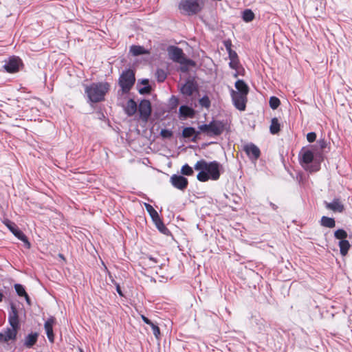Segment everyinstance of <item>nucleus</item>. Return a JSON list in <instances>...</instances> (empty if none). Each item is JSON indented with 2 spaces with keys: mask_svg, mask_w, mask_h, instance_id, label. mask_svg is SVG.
Wrapping results in <instances>:
<instances>
[{
  "mask_svg": "<svg viewBox=\"0 0 352 352\" xmlns=\"http://www.w3.org/2000/svg\"><path fill=\"white\" fill-rule=\"evenodd\" d=\"M327 209L333 211L334 212H342L344 210V206L340 199L336 198L332 202L328 203L324 201Z\"/></svg>",
  "mask_w": 352,
  "mask_h": 352,
  "instance_id": "nucleus-13",
  "label": "nucleus"
},
{
  "mask_svg": "<svg viewBox=\"0 0 352 352\" xmlns=\"http://www.w3.org/2000/svg\"><path fill=\"white\" fill-rule=\"evenodd\" d=\"M80 352H84L82 349H80Z\"/></svg>",
  "mask_w": 352,
  "mask_h": 352,
  "instance_id": "nucleus-56",
  "label": "nucleus"
},
{
  "mask_svg": "<svg viewBox=\"0 0 352 352\" xmlns=\"http://www.w3.org/2000/svg\"><path fill=\"white\" fill-rule=\"evenodd\" d=\"M244 151L246 154H259L260 151L257 146L252 144H248L244 146Z\"/></svg>",
  "mask_w": 352,
  "mask_h": 352,
  "instance_id": "nucleus-26",
  "label": "nucleus"
},
{
  "mask_svg": "<svg viewBox=\"0 0 352 352\" xmlns=\"http://www.w3.org/2000/svg\"><path fill=\"white\" fill-rule=\"evenodd\" d=\"M224 45L226 47V50L228 51V53H230V52H234L232 48H231V46H232V43H231V41H226L224 42Z\"/></svg>",
  "mask_w": 352,
  "mask_h": 352,
  "instance_id": "nucleus-42",
  "label": "nucleus"
},
{
  "mask_svg": "<svg viewBox=\"0 0 352 352\" xmlns=\"http://www.w3.org/2000/svg\"><path fill=\"white\" fill-rule=\"evenodd\" d=\"M250 157V159L251 160V161L254 163H255V162L257 160V159L258 158V157L260 155H248Z\"/></svg>",
  "mask_w": 352,
  "mask_h": 352,
  "instance_id": "nucleus-46",
  "label": "nucleus"
},
{
  "mask_svg": "<svg viewBox=\"0 0 352 352\" xmlns=\"http://www.w3.org/2000/svg\"><path fill=\"white\" fill-rule=\"evenodd\" d=\"M153 221L155 223L157 228H159L160 224L163 223V221L161 219V218L160 217V215L156 219H153Z\"/></svg>",
  "mask_w": 352,
  "mask_h": 352,
  "instance_id": "nucleus-43",
  "label": "nucleus"
},
{
  "mask_svg": "<svg viewBox=\"0 0 352 352\" xmlns=\"http://www.w3.org/2000/svg\"><path fill=\"white\" fill-rule=\"evenodd\" d=\"M116 291H117V292L119 294V295L120 296H124L123 294H122V292L121 290V288H120V285L118 284L116 285Z\"/></svg>",
  "mask_w": 352,
  "mask_h": 352,
  "instance_id": "nucleus-47",
  "label": "nucleus"
},
{
  "mask_svg": "<svg viewBox=\"0 0 352 352\" xmlns=\"http://www.w3.org/2000/svg\"><path fill=\"white\" fill-rule=\"evenodd\" d=\"M197 89V85L193 80H188L182 87L181 92L186 96H191Z\"/></svg>",
  "mask_w": 352,
  "mask_h": 352,
  "instance_id": "nucleus-16",
  "label": "nucleus"
},
{
  "mask_svg": "<svg viewBox=\"0 0 352 352\" xmlns=\"http://www.w3.org/2000/svg\"><path fill=\"white\" fill-rule=\"evenodd\" d=\"M21 60L17 57H12L9 59L8 62L5 65L4 67L7 72L14 73L18 71Z\"/></svg>",
  "mask_w": 352,
  "mask_h": 352,
  "instance_id": "nucleus-15",
  "label": "nucleus"
},
{
  "mask_svg": "<svg viewBox=\"0 0 352 352\" xmlns=\"http://www.w3.org/2000/svg\"><path fill=\"white\" fill-rule=\"evenodd\" d=\"M181 173L183 175L191 176L193 175L194 171L192 167L189 166L187 164L184 165L181 169Z\"/></svg>",
  "mask_w": 352,
  "mask_h": 352,
  "instance_id": "nucleus-30",
  "label": "nucleus"
},
{
  "mask_svg": "<svg viewBox=\"0 0 352 352\" xmlns=\"http://www.w3.org/2000/svg\"><path fill=\"white\" fill-rule=\"evenodd\" d=\"M149 259H150V260H151V261H153V262H155V263H157L156 259H155V258H153V257H150V258H149Z\"/></svg>",
  "mask_w": 352,
  "mask_h": 352,
  "instance_id": "nucleus-53",
  "label": "nucleus"
},
{
  "mask_svg": "<svg viewBox=\"0 0 352 352\" xmlns=\"http://www.w3.org/2000/svg\"><path fill=\"white\" fill-rule=\"evenodd\" d=\"M199 102L203 107L209 108L210 106V100L207 96H205L199 99Z\"/></svg>",
  "mask_w": 352,
  "mask_h": 352,
  "instance_id": "nucleus-35",
  "label": "nucleus"
},
{
  "mask_svg": "<svg viewBox=\"0 0 352 352\" xmlns=\"http://www.w3.org/2000/svg\"><path fill=\"white\" fill-rule=\"evenodd\" d=\"M270 130L272 134H276L280 131V124L276 118L272 120Z\"/></svg>",
  "mask_w": 352,
  "mask_h": 352,
  "instance_id": "nucleus-27",
  "label": "nucleus"
},
{
  "mask_svg": "<svg viewBox=\"0 0 352 352\" xmlns=\"http://www.w3.org/2000/svg\"><path fill=\"white\" fill-rule=\"evenodd\" d=\"M316 139V134L314 132L308 133L307 140L309 142H314Z\"/></svg>",
  "mask_w": 352,
  "mask_h": 352,
  "instance_id": "nucleus-40",
  "label": "nucleus"
},
{
  "mask_svg": "<svg viewBox=\"0 0 352 352\" xmlns=\"http://www.w3.org/2000/svg\"><path fill=\"white\" fill-rule=\"evenodd\" d=\"M254 18V14L250 10H245L243 13V19L246 22L252 21Z\"/></svg>",
  "mask_w": 352,
  "mask_h": 352,
  "instance_id": "nucleus-31",
  "label": "nucleus"
},
{
  "mask_svg": "<svg viewBox=\"0 0 352 352\" xmlns=\"http://www.w3.org/2000/svg\"><path fill=\"white\" fill-rule=\"evenodd\" d=\"M157 229L159 230V231L160 232H162L164 234H166V235L170 234V230L166 227V226L164 224V223L160 224V226H159V228H157Z\"/></svg>",
  "mask_w": 352,
  "mask_h": 352,
  "instance_id": "nucleus-38",
  "label": "nucleus"
},
{
  "mask_svg": "<svg viewBox=\"0 0 352 352\" xmlns=\"http://www.w3.org/2000/svg\"><path fill=\"white\" fill-rule=\"evenodd\" d=\"M138 111L142 120H148L151 113V104L150 101L147 100H142L139 104Z\"/></svg>",
  "mask_w": 352,
  "mask_h": 352,
  "instance_id": "nucleus-11",
  "label": "nucleus"
},
{
  "mask_svg": "<svg viewBox=\"0 0 352 352\" xmlns=\"http://www.w3.org/2000/svg\"><path fill=\"white\" fill-rule=\"evenodd\" d=\"M19 328L7 329L3 333L4 342H8L9 340H14L16 338L18 329Z\"/></svg>",
  "mask_w": 352,
  "mask_h": 352,
  "instance_id": "nucleus-19",
  "label": "nucleus"
},
{
  "mask_svg": "<svg viewBox=\"0 0 352 352\" xmlns=\"http://www.w3.org/2000/svg\"><path fill=\"white\" fill-rule=\"evenodd\" d=\"M182 134L185 138H191L195 135V130L192 127H186L183 130Z\"/></svg>",
  "mask_w": 352,
  "mask_h": 352,
  "instance_id": "nucleus-33",
  "label": "nucleus"
},
{
  "mask_svg": "<svg viewBox=\"0 0 352 352\" xmlns=\"http://www.w3.org/2000/svg\"><path fill=\"white\" fill-rule=\"evenodd\" d=\"M194 113V110L188 106L183 105L179 107L180 116L184 118H192Z\"/></svg>",
  "mask_w": 352,
  "mask_h": 352,
  "instance_id": "nucleus-20",
  "label": "nucleus"
},
{
  "mask_svg": "<svg viewBox=\"0 0 352 352\" xmlns=\"http://www.w3.org/2000/svg\"><path fill=\"white\" fill-rule=\"evenodd\" d=\"M235 87L237 89V93L248 94L249 89L248 85L242 80H239L235 82Z\"/></svg>",
  "mask_w": 352,
  "mask_h": 352,
  "instance_id": "nucleus-22",
  "label": "nucleus"
},
{
  "mask_svg": "<svg viewBox=\"0 0 352 352\" xmlns=\"http://www.w3.org/2000/svg\"><path fill=\"white\" fill-rule=\"evenodd\" d=\"M144 206H145L146 210L150 214L152 220L154 219H156L159 216L158 212L154 209V208L151 205H150L149 204L145 203Z\"/></svg>",
  "mask_w": 352,
  "mask_h": 352,
  "instance_id": "nucleus-29",
  "label": "nucleus"
},
{
  "mask_svg": "<svg viewBox=\"0 0 352 352\" xmlns=\"http://www.w3.org/2000/svg\"><path fill=\"white\" fill-rule=\"evenodd\" d=\"M199 129L201 132L210 136L218 135L223 132L224 125L220 121H212L208 124L200 125Z\"/></svg>",
  "mask_w": 352,
  "mask_h": 352,
  "instance_id": "nucleus-5",
  "label": "nucleus"
},
{
  "mask_svg": "<svg viewBox=\"0 0 352 352\" xmlns=\"http://www.w3.org/2000/svg\"><path fill=\"white\" fill-rule=\"evenodd\" d=\"M23 297H25L26 302L30 305H31V300L28 294L26 295L23 296Z\"/></svg>",
  "mask_w": 352,
  "mask_h": 352,
  "instance_id": "nucleus-48",
  "label": "nucleus"
},
{
  "mask_svg": "<svg viewBox=\"0 0 352 352\" xmlns=\"http://www.w3.org/2000/svg\"><path fill=\"white\" fill-rule=\"evenodd\" d=\"M157 80L158 81L162 82L166 78V74L162 70H157Z\"/></svg>",
  "mask_w": 352,
  "mask_h": 352,
  "instance_id": "nucleus-39",
  "label": "nucleus"
},
{
  "mask_svg": "<svg viewBox=\"0 0 352 352\" xmlns=\"http://www.w3.org/2000/svg\"><path fill=\"white\" fill-rule=\"evenodd\" d=\"M269 102H270V106L272 109H277L278 107L280 105V100L275 96H272L270 98Z\"/></svg>",
  "mask_w": 352,
  "mask_h": 352,
  "instance_id": "nucleus-32",
  "label": "nucleus"
},
{
  "mask_svg": "<svg viewBox=\"0 0 352 352\" xmlns=\"http://www.w3.org/2000/svg\"><path fill=\"white\" fill-rule=\"evenodd\" d=\"M148 80H146V79H145V80H142V83H143L144 85H147V84H148Z\"/></svg>",
  "mask_w": 352,
  "mask_h": 352,
  "instance_id": "nucleus-52",
  "label": "nucleus"
},
{
  "mask_svg": "<svg viewBox=\"0 0 352 352\" xmlns=\"http://www.w3.org/2000/svg\"><path fill=\"white\" fill-rule=\"evenodd\" d=\"M338 245L340 247V252L342 256H346L350 249L351 245L347 240L340 241Z\"/></svg>",
  "mask_w": 352,
  "mask_h": 352,
  "instance_id": "nucleus-25",
  "label": "nucleus"
},
{
  "mask_svg": "<svg viewBox=\"0 0 352 352\" xmlns=\"http://www.w3.org/2000/svg\"><path fill=\"white\" fill-rule=\"evenodd\" d=\"M168 56L170 59L173 61L179 63L182 65H192L193 62L190 60L187 59L183 53L182 49L175 47L170 46L168 49Z\"/></svg>",
  "mask_w": 352,
  "mask_h": 352,
  "instance_id": "nucleus-7",
  "label": "nucleus"
},
{
  "mask_svg": "<svg viewBox=\"0 0 352 352\" xmlns=\"http://www.w3.org/2000/svg\"><path fill=\"white\" fill-rule=\"evenodd\" d=\"M110 89V85L107 82L92 83L86 86L85 91L91 102H98L104 99L106 94Z\"/></svg>",
  "mask_w": 352,
  "mask_h": 352,
  "instance_id": "nucleus-2",
  "label": "nucleus"
},
{
  "mask_svg": "<svg viewBox=\"0 0 352 352\" xmlns=\"http://www.w3.org/2000/svg\"><path fill=\"white\" fill-rule=\"evenodd\" d=\"M141 318L146 324L150 325L152 323V321L149 320L148 318H146L145 316L142 315Z\"/></svg>",
  "mask_w": 352,
  "mask_h": 352,
  "instance_id": "nucleus-45",
  "label": "nucleus"
},
{
  "mask_svg": "<svg viewBox=\"0 0 352 352\" xmlns=\"http://www.w3.org/2000/svg\"><path fill=\"white\" fill-rule=\"evenodd\" d=\"M320 224L324 227L333 228L336 226V221L333 218L323 216L321 218Z\"/></svg>",
  "mask_w": 352,
  "mask_h": 352,
  "instance_id": "nucleus-24",
  "label": "nucleus"
},
{
  "mask_svg": "<svg viewBox=\"0 0 352 352\" xmlns=\"http://www.w3.org/2000/svg\"><path fill=\"white\" fill-rule=\"evenodd\" d=\"M150 326L152 328L153 333L155 337L157 340H160V330L159 327L157 325H156L155 324H154L153 322L150 324Z\"/></svg>",
  "mask_w": 352,
  "mask_h": 352,
  "instance_id": "nucleus-36",
  "label": "nucleus"
},
{
  "mask_svg": "<svg viewBox=\"0 0 352 352\" xmlns=\"http://www.w3.org/2000/svg\"><path fill=\"white\" fill-rule=\"evenodd\" d=\"M4 224L16 237L24 243V245L26 248L30 249L31 248V243L28 241V237L14 222L6 219L4 221Z\"/></svg>",
  "mask_w": 352,
  "mask_h": 352,
  "instance_id": "nucleus-8",
  "label": "nucleus"
},
{
  "mask_svg": "<svg viewBox=\"0 0 352 352\" xmlns=\"http://www.w3.org/2000/svg\"><path fill=\"white\" fill-rule=\"evenodd\" d=\"M130 52L133 56H139L145 54H149V52L140 45H132L130 47Z\"/></svg>",
  "mask_w": 352,
  "mask_h": 352,
  "instance_id": "nucleus-23",
  "label": "nucleus"
},
{
  "mask_svg": "<svg viewBox=\"0 0 352 352\" xmlns=\"http://www.w3.org/2000/svg\"><path fill=\"white\" fill-rule=\"evenodd\" d=\"M270 206H272V209L274 210H276L278 208L277 206L273 203H270Z\"/></svg>",
  "mask_w": 352,
  "mask_h": 352,
  "instance_id": "nucleus-49",
  "label": "nucleus"
},
{
  "mask_svg": "<svg viewBox=\"0 0 352 352\" xmlns=\"http://www.w3.org/2000/svg\"><path fill=\"white\" fill-rule=\"evenodd\" d=\"M137 109L138 108L136 102L132 99L129 100L124 107L125 113L128 116H131L136 113Z\"/></svg>",
  "mask_w": 352,
  "mask_h": 352,
  "instance_id": "nucleus-18",
  "label": "nucleus"
},
{
  "mask_svg": "<svg viewBox=\"0 0 352 352\" xmlns=\"http://www.w3.org/2000/svg\"><path fill=\"white\" fill-rule=\"evenodd\" d=\"M150 89H150V87H149L148 86H146V87H143V88H140V89H139V92H140V94H147V93H148V92L150 91Z\"/></svg>",
  "mask_w": 352,
  "mask_h": 352,
  "instance_id": "nucleus-44",
  "label": "nucleus"
},
{
  "mask_svg": "<svg viewBox=\"0 0 352 352\" xmlns=\"http://www.w3.org/2000/svg\"><path fill=\"white\" fill-rule=\"evenodd\" d=\"M246 94H239L236 91L232 90V98L235 107L240 110L244 111L245 109V102H246Z\"/></svg>",
  "mask_w": 352,
  "mask_h": 352,
  "instance_id": "nucleus-10",
  "label": "nucleus"
},
{
  "mask_svg": "<svg viewBox=\"0 0 352 352\" xmlns=\"http://www.w3.org/2000/svg\"><path fill=\"white\" fill-rule=\"evenodd\" d=\"M55 318L53 316L49 318L45 322L44 327L49 341L52 343L54 342V335L53 333V325L55 323Z\"/></svg>",
  "mask_w": 352,
  "mask_h": 352,
  "instance_id": "nucleus-14",
  "label": "nucleus"
},
{
  "mask_svg": "<svg viewBox=\"0 0 352 352\" xmlns=\"http://www.w3.org/2000/svg\"><path fill=\"white\" fill-rule=\"evenodd\" d=\"M334 236L340 241L346 240L348 236L347 232L343 229H338L334 232Z\"/></svg>",
  "mask_w": 352,
  "mask_h": 352,
  "instance_id": "nucleus-28",
  "label": "nucleus"
},
{
  "mask_svg": "<svg viewBox=\"0 0 352 352\" xmlns=\"http://www.w3.org/2000/svg\"><path fill=\"white\" fill-rule=\"evenodd\" d=\"M234 77H237V73H235L234 75Z\"/></svg>",
  "mask_w": 352,
  "mask_h": 352,
  "instance_id": "nucleus-54",
  "label": "nucleus"
},
{
  "mask_svg": "<svg viewBox=\"0 0 352 352\" xmlns=\"http://www.w3.org/2000/svg\"><path fill=\"white\" fill-rule=\"evenodd\" d=\"M160 134L163 138H167L172 135V132L167 129H162Z\"/></svg>",
  "mask_w": 352,
  "mask_h": 352,
  "instance_id": "nucleus-41",
  "label": "nucleus"
},
{
  "mask_svg": "<svg viewBox=\"0 0 352 352\" xmlns=\"http://www.w3.org/2000/svg\"><path fill=\"white\" fill-rule=\"evenodd\" d=\"M228 55H229V58L230 60L229 63L230 67L232 69H237L239 65V61L237 54L234 51V52H230V53H228Z\"/></svg>",
  "mask_w": 352,
  "mask_h": 352,
  "instance_id": "nucleus-21",
  "label": "nucleus"
},
{
  "mask_svg": "<svg viewBox=\"0 0 352 352\" xmlns=\"http://www.w3.org/2000/svg\"><path fill=\"white\" fill-rule=\"evenodd\" d=\"M318 145L322 151H327L326 148L329 145V142L324 139H320L318 141Z\"/></svg>",
  "mask_w": 352,
  "mask_h": 352,
  "instance_id": "nucleus-37",
  "label": "nucleus"
},
{
  "mask_svg": "<svg viewBox=\"0 0 352 352\" xmlns=\"http://www.w3.org/2000/svg\"><path fill=\"white\" fill-rule=\"evenodd\" d=\"M298 161L306 170L316 172L320 168L323 155H298Z\"/></svg>",
  "mask_w": 352,
  "mask_h": 352,
  "instance_id": "nucleus-4",
  "label": "nucleus"
},
{
  "mask_svg": "<svg viewBox=\"0 0 352 352\" xmlns=\"http://www.w3.org/2000/svg\"><path fill=\"white\" fill-rule=\"evenodd\" d=\"M194 168L199 171L197 179L201 182L209 180L217 181L223 172V165L217 161L207 162L201 160L197 162Z\"/></svg>",
  "mask_w": 352,
  "mask_h": 352,
  "instance_id": "nucleus-1",
  "label": "nucleus"
},
{
  "mask_svg": "<svg viewBox=\"0 0 352 352\" xmlns=\"http://www.w3.org/2000/svg\"><path fill=\"white\" fill-rule=\"evenodd\" d=\"M14 289H15V291L16 292V294L19 296H23L25 295H26V292L25 290V288L24 287L21 285V284H15L14 285Z\"/></svg>",
  "mask_w": 352,
  "mask_h": 352,
  "instance_id": "nucleus-34",
  "label": "nucleus"
},
{
  "mask_svg": "<svg viewBox=\"0 0 352 352\" xmlns=\"http://www.w3.org/2000/svg\"><path fill=\"white\" fill-rule=\"evenodd\" d=\"M206 0H181L179 9L182 14L194 15L200 12L205 5Z\"/></svg>",
  "mask_w": 352,
  "mask_h": 352,
  "instance_id": "nucleus-3",
  "label": "nucleus"
},
{
  "mask_svg": "<svg viewBox=\"0 0 352 352\" xmlns=\"http://www.w3.org/2000/svg\"><path fill=\"white\" fill-rule=\"evenodd\" d=\"M0 342H4L3 333H0Z\"/></svg>",
  "mask_w": 352,
  "mask_h": 352,
  "instance_id": "nucleus-51",
  "label": "nucleus"
},
{
  "mask_svg": "<svg viewBox=\"0 0 352 352\" xmlns=\"http://www.w3.org/2000/svg\"><path fill=\"white\" fill-rule=\"evenodd\" d=\"M38 333H31L25 338L24 346L26 348H32L37 342Z\"/></svg>",
  "mask_w": 352,
  "mask_h": 352,
  "instance_id": "nucleus-17",
  "label": "nucleus"
},
{
  "mask_svg": "<svg viewBox=\"0 0 352 352\" xmlns=\"http://www.w3.org/2000/svg\"><path fill=\"white\" fill-rule=\"evenodd\" d=\"M350 238H352V233L349 236Z\"/></svg>",
  "mask_w": 352,
  "mask_h": 352,
  "instance_id": "nucleus-57",
  "label": "nucleus"
},
{
  "mask_svg": "<svg viewBox=\"0 0 352 352\" xmlns=\"http://www.w3.org/2000/svg\"><path fill=\"white\" fill-rule=\"evenodd\" d=\"M135 78L134 72L128 69L122 72L119 78V85L123 92H128L134 85Z\"/></svg>",
  "mask_w": 352,
  "mask_h": 352,
  "instance_id": "nucleus-6",
  "label": "nucleus"
},
{
  "mask_svg": "<svg viewBox=\"0 0 352 352\" xmlns=\"http://www.w3.org/2000/svg\"><path fill=\"white\" fill-rule=\"evenodd\" d=\"M8 322L12 328H19V319L17 309L14 304L10 305L8 314Z\"/></svg>",
  "mask_w": 352,
  "mask_h": 352,
  "instance_id": "nucleus-12",
  "label": "nucleus"
},
{
  "mask_svg": "<svg viewBox=\"0 0 352 352\" xmlns=\"http://www.w3.org/2000/svg\"><path fill=\"white\" fill-rule=\"evenodd\" d=\"M304 154H305V155H307V154H311V153H307V152H306V153H305Z\"/></svg>",
  "mask_w": 352,
  "mask_h": 352,
  "instance_id": "nucleus-55",
  "label": "nucleus"
},
{
  "mask_svg": "<svg viewBox=\"0 0 352 352\" xmlns=\"http://www.w3.org/2000/svg\"><path fill=\"white\" fill-rule=\"evenodd\" d=\"M3 298H4L3 293L1 291H0V302L3 300Z\"/></svg>",
  "mask_w": 352,
  "mask_h": 352,
  "instance_id": "nucleus-50",
  "label": "nucleus"
},
{
  "mask_svg": "<svg viewBox=\"0 0 352 352\" xmlns=\"http://www.w3.org/2000/svg\"><path fill=\"white\" fill-rule=\"evenodd\" d=\"M170 182L175 188L182 191L185 190L188 185V179L180 175H173L170 177Z\"/></svg>",
  "mask_w": 352,
  "mask_h": 352,
  "instance_id": "nucleus-9",
  "label": "nucleus"
}]
</instances>
